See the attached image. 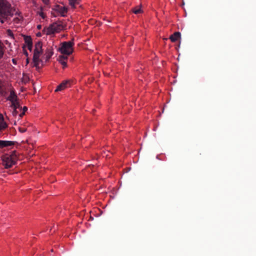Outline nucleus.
<instances>
[{
	"mask_svg": "<svg viewBox=\"0 0 256 256\" xmlns=\"http://www.w3.org/2000/svg\"><path fill=\"white\" fill-rule=\"evenodd\" d=\"M6 34L11 39L13 40H14V35L12 32L10 30L8 29L6 30Z\"/></svg>",
	"mask_w": 256,
	"mask_h": 256,
	"instance_id": "nucleus-21",
	"label": "nucleus"
},
{
	"mask_svg": "<svg viewBox=\"0 0 256 256\" xmlns=\"http://www.w3.org/2000/svg\"><path fill=\"white\" fill-rule=\"evenodd\" d=\"M13 142L12 141H4L0 140V148H3L8 146H10L13 144Z\"/></svg>",
	"mask_w": 256,
	"mask_h": 256,
	"instance_id": "nucleus-15",
	"label": "nucleus"
},
{
	"mask_svg": "<svg viewBox=\"0 0 256 256\" xmlns=\"http://www.w3.org/2000/svg\"><path fill=\"white\" fill-rule=\"evenodd\" d=\"M45 4H48L50 0H42Z\"/></svg>",
	"mask_w": 256,
	"mask_h": 256,
	"instance_id": "nucleus-25",
	"label": "nucleus"
},
{
	"mask_svg": "<svg viewBox=\"0 0 256 256\" xmlns=\"http://www.w3.org/2000/svg\"><path fill=\"white\" fill-rule=\"evenodd\" d=\"M12 14L10 4L6 0H0V22L3 24L5 20Z\"/></svg>",
	"mask_w": 256,
	"mask_h": 256,
	"instance_id": "nucleus-2",
	"label": "nucleus"
},
{
	"mask_svg": "<svg viewBox=\"0 0 256 256\" xmlns=\"http://www.w3.org/2000/svg\"><path fill=\"white\" fill-rule=\"evenodd\" d=\"M132 12L135 14H138L142 12V10L140 7H136L133 8Z\"/></svg>",
	"mask_w": 256,
	"mask_h": 256,
	"instance_id": "nucleus-20",
	"label": "nucleus"
},
{
	"mask_svg": "<svg viewBox=\"0 0 256 256\" xmlns=\"http://www.w3.org/2000/svg\"><path fill=\"white\" fill-rule=\"evenodd\" d=\"M7 126V124L4 122L2 114H0V132L6 128Z\"/></svg>",
	"mask_w": 256,
	"mask_h": 256,
	"instance_id": "nucleus-12",
	"label": "nucleus"
},
{
	"mask_svg": "<svg viewBox=\"0 0 256 256\" xmlns=\"http://www.w3.org/2000/svg\"><path fill=\"white\" fill-rule=\"evenodd\" d=\"M5 43H6V44L8 45V46H10V44H10V42H8V40H6L5 41Z\"/></svg>",
	"mask_w": 256,
	"mask_h": 256,
	"instance_id": "nucleus-26",
	"label": "nucleus"
},
{
	"mask_svg": "<svg viewBox=\"0 0 256 256\" xmlns=\"http://www.w3.org/2000/svg\"><path fill=\"white\" fill-rule=\"evenodd\" d=\"M42 53V42L38 41L34 44L32 58L34 66L36 68H39L42 65V60L41 58Z\"/></svg>",
	"mask_w": 256,
	"mask_h": 256,
	"instance_id": "nucleus-1",
	"label": "nucleus"
},
{
	"mask_svg": "<svg viewBox=\"0 0 256 256\" xmlns=\"http://www.w3.org/2000/svg\"><path fill=\"white\" fill-rule=\"evenodd\" d=\"M44 34L43 32H38L36 34V35L37 37H41L42 36V35Z\"/></svg>",
	"mask_w": 256,
	"mask_h": 256,
	"instance_id": "nucleus-23",
	"label": "nucleus"
},
{
	"mask_svg": "<svg viewBox=\"0 0 256 256\" xmlns=\"http://www.w3.org/2000/svg\"><path fill=\"white\" fill-rule=\"evenodd\" d=\"M68 1L70 5L74 8L76 5L79 4L80 0H68Z\"/></svg>",
	"mask_w": 256,
	"mask_h": 256,
	"instance_id": "nucleus-19",
	"label": "nucleus"
},
{
	"mask_svg": "<svg viewBox=\"0 0 256 256\" xmlns=\"http://www.w3.org/2000/svg\"><path fill=\"white\" fill-rule=\"evenodd\" d=\"M42 28V26L40 24H38L37 26V28L38 30H40Z\"/></svg>",
	"mask_w": 256,
	"mask_h": 256,
	"instance_id": "nucleus-27",
	"label": "nucleus"
},
{
	"mask_svg": "<svg viewBox=\"0 0 256 256\" xmlns=\"http://www.w3.org/2000/svg\"><path fill=\"white\" fill-rule=\"evenodd\" d=\"M106 154V152H104V154H102V157L106 156V158L108 157H110V152L109 151L108 152V154Z\"/></svg>",
	"mask_w": 256,
	"mask_h": 256,
	"instance_id": "nucleus-22",
	"label": "nucleus"
},
{
	"mask_svg": "<svg viewBox=\"0 0 256 256\" xmlns=\"http://www.w3.org/2000/svg\"><path fill=\"white\" fill-rule=\"evenodd\" d=\"M74 45V43L72 41L63 42L60 44L58 50L63 54L62 56H69L73 52Z\"/></svg>",
	"mask_w": 256,
	"mask_h": 256,
	"instance_id": "nucleus-4",
	"label": "nucleus"
},
{
	"mask_svg": "<svg viewBox=\"0 0 256 256\" xmlns=\"http://www.w3.org/2000/svg\"><path fill=\"white\" fill-rule=\"evenodd\" d=\"M27 109H28V108H26V106H24V111H25V110H27Z\"/></svg>",
	"mask_w": 256,
	"mask_h": 256,
	"instance_id": "nucleus-28",
	"label": "nucleus"
},
{
	"mask_svg": "<svg viewBox=\"0 0 256 256\" xmlns=\"http://www.w3.org/2000/svg\"><path fill=\"white\" fill-rule=\"evenodd\" d=\"M28 126V124L26 122L24 125H21L19 126L18 128V130L20 132L23 133L26 132L27 130V128Z\"/></svg>",
	"mask_w": 256,
	"mask_h": 256,
	"instance_id": "nucleus-16",
	"label": "nucleus"
},
{
	"mask_svg": "<svg viewBox=\"0 0 256 256\" xmlns=\"http://www.w3.org/2000/svg\"><path fill=\"white\" fill-rule=\"evenodd\" d=\"M24 114V112H23V113L21 114L20 115V116H22Z\"/></svg>",
	"mask_w": 256,
	"mask_h": 256,
	"instance_id": "nucleus-29",
	"label": "nucleus"
},
{
	"mask_svg": "<svg viewBox=\"0 0 256 256\" xmlns=\"http://www.w3.org/2000/svg\"><path fill=\"white\" fill-rule=\"evenodd\" d=\"M180 37V34L179 32H175L174 34L171 35L170 37V39L172 42H175L177 41Z\"/></svg>",
	"mask_w": 256,
	"mask_h": 256,
	"instance_id": "nucleus-14",
	"label": "nucleus"
},
{
	"mask_svg": "<svg viewBox=\"0 0 256 256\" xmlns=\"http://www.w3.org/2000/svg\"><path fill=\"white\" fill-rule=\"evenodd\" d=\"M12 62L13 64L16 65V60L15 58L12 59Z\"/></svg>",
	"mask_w": 256,
	"mask_h": 256,
	"instance_id": "nucleus-24",
	"label": "nucleus"
},
{
	"mask_svg": "<svg viewBox=\"0 0 256 256\" xmlns=\"http://www.w3.org/2000/svg\"><path fill=\"white\" fill-rule=\"evenodd\" d=\"M37 14L42 19H45L46 17V13L44 12L42 8H40V10L38 11Z\"/></svg>",
	"mask_w": 256,
	"mask_h": 256,
	"instance_id": "nucleus-18",
	"label": "nucleus"
},
{
	"mask_svg": "<svg viewBox=\"0 0 256 256\" xmlns=\"http://www.w3.org/2000/svg\"><path fill=\"white\" fill-rule=\"evenodd\" d=\"M54 52L52 48H48L46 51L44 55H42L41 58L42 60V62H46L53 55Z\"/></svg>",
	"mask_w": 256,
	"mask_h": 256,
	"instance_id": "nucleus-9",
	"label": "nucleus"
},
{
	"mask_svg": "<svg viewBox=\"0 0 256 256\" xmlns=\"http://www.w3.org/2000/svg\"><path fill=\"white\" fill-rule=\"evenodd\" d=\"M18 158L15 154H6L2 157V164L6 168H9L15 164Z\"/></svg>",
	"mask_w": 256,
	"mask_h": 256,
	"instance_id": "nucleus-5",
	"label": "nucleus"
},
{
	"mask_svg": "<svg viewBox=\"0 0 256 256\" xmlns=\"http://www.w3.org/2000/svg\"><path fill=\"white\" fill-rule=\"evenodd\" d=\"M24 43L22 46L23 52L26 57V64H28L29 63V60L28 58V54L26 50V48L30 52L32 51V38L28 36H24Z\"/></svg>",
	"mask_w": 256,
	"mask_h": 256,
	"instance_id": "nucleus-6",
	"label": "nucleus"
},
{
	"mask_svg": "<svg viewBox=\"0 0 256 256\" xmlns=\"http://www.w3.org/2000/svg\"><path fill=\"white\" fill-rule=\"evenodd\" d=\"M52 10L57 13L58 16L64 17L66 16L68 8L63 6L56 5Z\"/></svg>",
	"mask_w": 256,
	"mask_h": 256,
	"instance_id": "nucleus-7",
	"label": "nucleus"
},
{
	"mask_svg": "<svg viewBox=\"0 0 256 256\" xmlns=\"http://www.w3.org/2000/svg\"><path fill=\"white\" fill-rule=\"evenodd\" d=\"M67 56H60L58 57V62L62 65L63 68L67 67Z\"/></svg>",
	"mask_w": 256,
	"mask_h": 256,
	"instance_id": "nucleus-11",
	"label": "nucleus"
},
{
	"mask_svg": "<svg viewBox=\"0 0 256 256\" xmlns=\"http://www.w3.org/2000/svg\"><path fill=\"white\" fill-rule=\"evenodd\" d=\"M4 54V46L0 40V59L2 58Z\"/></svg>",
	"mask_w": 256,
	"mask_h": 256,
	"instance_id": "nucleus-17",
	"label": "nucleus"
},
{
	"mask_svg": "<svg viewBox=\"0 0 256 256\" xmlns=\"http://www.w3.org/2000/svg\"><path fill=\"white\" fill-rule=\"evenodd\" d=\"M72 83L73 81L70 80H64L56 88L55 90V92L62 91L72 86Z\"/></svg>",
	"mask_w": 256,
	"mask_h": 256,
	"instance_id": "nucleus-8",
	"label": "nucleus"
},
{
	"mask_svg": "<svg viewBox=\"0 0 256 256\" xmlns=\"http://www.w3.org/2000/svg\"><path fill=\"white\" fill-rule=\"evenodd\" d=\"M22 20V16L21 13L16 12L14 18V22L16 24H19Z\"/></svg>",
	"mask_w": 256,
	"mask_h": 256,
	"instance_id": "nucleus-13",
	"label": "nucleus"
},
{
	"mask_svg": "<svg viewBox=\"0 0 256 256\" xmlns=\"http://www.w3.org/2000/svg\"><path fill=\"white\" fill-rule=\"evenodd\" d=\"M63 28L64 26L62 24L54 22L48 26L44 28L42 30V32L46 35H51L60 32Z\"/></svg>",
	"mask_w": 256,
	"mask_h": 256,
	"instance_id": "nucleus-3",
	"label": "nucleus"
},
{
	"mask_svg": "<svg viewBox=\"0 0 256 256\" xmlns=\"http://www.w3.org/2000/svg\"><path fill=\"white\" fill-rule=\"evenodd\" d=\"M16 96L13 91H11L10 96L8 98V100L12 102V105L16 108Z\"/></svg>",
	"mask_w": 256,
	"mask_h": 256,
	"instance_id": "nucleus-10",
	"label": "nucleus"
}]
</instances>
